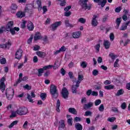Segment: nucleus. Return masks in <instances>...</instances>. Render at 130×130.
Returning a JSON list of instances; mask_svg holds the SVG:
<instances>
[{
    "instance_id": "1",
    "label": "nucleus",
    "mask_w": 130,
    "mask_h": 130,
    "mask_svg": "<svg viewBox=\"0 0 130 130\" xmlns=\"http://www.w3.org/2000/svg\"><path fill=\"white\" fill-rule=\"evenodd\" d=\"M50 93L52 98L54 99H56V98L58 97V91L57 90V87L54 84L51 85Z\"/></svg>"
},
{
    "instance_id": "2",
    "label": "nucleus",
    "mask_w": 130,
    "mask_h": 130,
    "mask_svg": "<svg viewBox=\"0 0 130 130\" xmlns=\"http://www.w3.org/2000/svg\"><path fill=\"white\" fill-rule=\"evenodd\" d=\"M88 2H89V0H80L79 4L84 10H90L92 5L91 4H88Z\"/></svg>"
},
{
    "instance_id": "3",
    "label": "nucleus",
    "mask_w": 130,
    "mask_h": 130,
    "mask_svg": "<svg viewBox=\"0 0 130 130\" xmlns=\"http://www.w3.org/2000/svg\"><path fill=\"white\" fill-rule=\"evenodd\" d=\"M5 94L8 100H12V99H13V97H14L15 92L14 89L12 88H7L6 90Z\"/></svg>"
},
{
    "instance_id": "4",
    "label": "nucleus",
    "mask_w": 130,
    "mask_h": 130,
    "mask_svg": "<svg viewBox=\"0 0 130 130\" xmlns=\"http://www.w3.org/2000/svg\"><path fill=\"white\" fill-rule=\"evenodd\" d=\"M18 115H26L28 113V109L25 107H20L16 110Z\"/></svg>"
},
{
    "instance_id": "5",
    "label": "nucleus",
    "mask_w": 130,
    "mask_h": 130,
    "mask_svg": "<svg viewBox=\"0 0 130 130\" xmlns=\"http://www.w3.org/2000/svg\"><path fill=\"white\" fill-rule=\"evenodd\" d=\"M5 81H6L5 77H3L0 80V90H1L2 93H4L6 90V84H5Z\"/></svg>"
},
{
    "instance_id": "6",
    "label": "nucleus",
    "mask_w": 130,
    "mask_h": 130,
    "mask_svg": "<svg viewBox=\"0 0 130 130\" xmlns=\"http://www.w3.org/2000/svg\"><path fill=\"white\" fill-rule=\"evenodd\" d=\"M60 25H61V21L56 22L51 25L50 28L52 31H55Z\"/></svg>"
},
{
    "instance_id": "7",
    "label": "nucleus",
    "mask_w": 130,
    "mask_h": 130,
    "mask_svg": "<svg viewBox=\"0 0 130 130\" xmlns=\"http://www.w3.org/2000/svg\"><path fill=\"white\" fill-rule=\"evenodd\" d=\"M97 18H98V16L96 15H94L91 19V25L93 27H96L97 25H98Z\"/></svg>"
},
{
    "instance_id": "8",
    "label": "nucleus",
    "mask_w": 130,
    "mask_h": 130,
    "mask_svg": "<svg viewBox=\"0 0 130 130\" xmlns=\"http://www.w3.org/2000/svg\"><path fill=\"white\" fill-rule=\"evenodd\" d=\"M27 13L28 16H31L32 13H33V9L32 7H30V5L27 6L24 9V13Z\"/></svg>"
},
{
    "instance_id": "9",
    "label": "nucleus",
    "mask_w": 130,
    "mask_h": 130,
    "mask_svg": "<svg viewBox=\"0 0 130 130\" xmlns=\"http://www.w3.org/2000/svg\"><path fill=\"white\" fill-rule=\"evenodd\" d=\"M62 96L64 99H67L69 97V90L66 87H63L61 92Z\"/></svg>"
},
{
    "instance_id": "10",
    "label": "nucleus",
    "mask_w": 130,
    "mask_h": 130,
    "mask_svg": "<svg viewBox=\"0 0 130 130\" xmlns=\"http://www.w3.org/2000/svg\"><path fill=\"white\" fill-rule=\"evenodd\" d=\"M80 87V84L78 85L76 83L75 85H72L71 87V90L73 94H77L78 93V88Z\"/></svg>"
},
{
    "instance_id": "11",
    "label": "nucleus",
    "mask_w": 130,
    "mask_h": 130,
    "mask_svg": "<svg viewBox=\"0 0 130 130\" xmlns=\"http://www.w3.org/2000/svg\"><path fill=\"white\" fill-rule=\"evenodd\" d=\"M35 93H34V91L31 92V95L27 93V99L29 101V102H31V103H34V101H33V99L32 98H35Z\"/></svg>"
},
{
    "instance_id": "12",
    "label": "nucleus",
    "mask_w": 130,
    "mask_h": 130,
    "mask_svg": "<svg viewBox=\"0 0 130 130\" xmlns=\"http://www.w3.org/2000/svg\"><path fill=\"white\" fill-rule=\"evenodd\" d=\"M22 53H23V51L21 49H19L15 54V58L17 59H21Z\"/></svg>"
},
{
    "instance_id": "13",
    "label": "nucleus",
    "mask_w": 130,
    "mask_h": 130,
    "mask_svg": "<svg viewBox=\"0 0 130 130\" xmlns=\"http://www.w3.org/2000/svg\"><path fill=\"white\" fill-rule=\"evenodd\" d=\"M18 9V5L16 4H12L10 6V10L12 14H16V11Z\"/></svg>"
},
{
    "instance_id": "14",
    "label": "nucleus",
    "mask_w": 130,
    "mask_h": 130,
    "mask_svg": "<svg viewBox=\"0 0 130 130\" xmlns=\"http://www.w3.org/2000/svg\"><path fill=\"white\" fill-rule=\"evenodd\" d=\"M14 27V21H10L8 22V23L7 24L6 30L7 31H10L11 29H13V27Z\"/></svg>"
},
{
    "instance_id": "15",
    "label": "nucleus",
    "mask_w": 130,
    "mask_h": 130,
    "mask_svg": "<svg viewBox=\"0 0 130 130\" xmlns=\"http://www.w3.org/2000/svg\"><path fill=\"white\" fill-rule=\"evenodd\" d=\"M11 45H12V43H11V42H10V40L6 44H2L0 45V47L1 48H5L6 49H9L10 48V47H11Z\"/></svg>"
},
{
    "instance_id": "16",
    "label": "nucleus",
    "mask_w": 130,
    "mask_h": 130,
    "mask_svg": "<svg viewBox=\"0 0 130 130\" xmlns=\"http://www.w3.org/2000/svg\"><path fill=\"white\" fill-rule=\"evenodd\" d=\"M58 130H66V125L64 124V121L61 120L59 122Z\"/></svg>"
},
{
    "instance_id": "17",
    "label": "nucleus",
    "mask_w": 130,
    "mask_h": 130,
    "mask_svg": "<svg viewBox=\"0 0 130 130\" xmlns=\"http://www.w3.org/2000/svg\"><path fill=\"white\" fill-rule=\"evenodd\" d=\"M36 54L39 57H41V58H44L46 56V53L40 51L36 52Z\"/></svg>"
},
{
    "instance_id": "18",
    "label": "nucleus",
    "mask_w": 130,
    "mask_h": 130,
    "mask_svg": "<svg viewBox=\"0 0 130 130\" xmlns=\"http://www.w3.org/2000/svg\"><path fill=\"white\" fill-rule=\"evenodd\" d=\"M27 26L29 31H33V30L34 29V24H33V23L32 22L28 21Z\"/></svg>"
},
{
    "instance_id": "19",
    "label": "nucleus",
    "mask_w": 130,
    "mask_h": 130,
    "mask_svg": "<svg viewBox=\"0 0 130 130\" xmlns=\"http://www.w3.org/2000/svg\"><path fill=\"white\" fill-rule=\"evenodd\" d=\"M80 36H81V31H75L72 34V37L75 39L80 38Z\"/></svg>"
},
{
    "instance_id": "20",
    "label": "nucleus",
    "mask_w": 130,
    "mask_h": 130,
    "mask_svg": "<svg viewBox=\"0 0 130 130\" xmlns=\"http://www.w3.org/2000/svg\"><path fill=\"white\" fill-rule=\"evenodd\" d=\"M19 30H20V28H19V27H14V28L9 30V31H10V33H11L12 35H15V34H16L15 31H17L18 32V31H19Z\"/></svg>"
},
{
    "instance_id": "21",
    "label": "nucleus",
    "mask_w": 130,
    "mask_h": 130,
    "mask_svg": "<svg viewBox=\"0 0 130 130\" xmlns=\"http://www.w3.org/2000/svg\"><path fill=\"white\" fill-rule=\"evenodd\" d=\"M84 80V76L82 75H78V80L76 81L77 85H80L81 82Z\"/></svg>"
},
{
    "instance_id": "22",
    "label": "nucleus",
    "mask_w": 130,
    "mask_h": 130,
    "mask_svg": "<svg viewBox=\"0 0 130 130\" xmlns=\"http://www.w3.org/2000/svg\"><path fill=\"white\" fill-rule=\"evenodd\" d=\"M121 21H122V18L121 17L117 18L116 20V24H117L116 26V29H118L119 27V25H120V23H121Z\"/></svg>"
},
{
    "instance_id": "23",
    "label": "nucleus",
    "mask_w": 130,
    "mask_h": 130,
    "mask_svg": "<svg viewBox=\"0 0 130 130\" xmlns=\"http://www.w3.org/2000/svg\"><path fill=\"white\" fill-rule=\"evenodd\" d=\"M17 18H22L23 17H25V12L23 11H19L16 13Z\"/></svg>"
},
{
    "instance_id": "24",
    "label": "nucleus",
    "mask_w": 130,
    "mask_h": 130,
    "mask_svg": "<svg viewBox=\"0 0 130 130\" xmlns=\"http://www.w3.org/2000/svg\"><path fill=\"white\" fill-rule=\"evenodd\" d=\"M69 112L76 115H77V114L78 113V112L74 108H70L69 109Z\"/></svg>"
},
{
    "instance_id": "25",
    "label": "nucleus",
    "mask_w": 130,
    "mask_h": 130,
    "mask_svg": "<svg viewBox=\"0 0 130 130\" xmlns=\"http://www.w3.org/2000/svg\"><path fill=\"white\" fill-rule=\"evenodd\" d=\"M92 106H93V103L90 102L88 104H85L83 106V109L87 110L88 108H90V107H92Z\"/></svg>"
},
{
    "instance_id": "26",
    "label": "nucleus",
    "mask_w": 130,
    "mask_h": 130,
    "mask_svg": "<svg viewBox=\"0 0 130 130\" xmlns=\"http://www.w3.org/2000/svg\"><path fill=\"white\" fill-rule=\"evenodd\" d=\"M22 77H23V74L20 73L19 75V78L17 81L15 82V86H17L18 84H20L22 82Z\"/></svg>"
},
{
    "instance_id": "27",
    "label": "nucleus",
    "mask_w": 130,
    "mask_h": 130,
    "mask_svg": "<svg viewBox=\"0 0 130 130\" xmlns=\"http://www.w3.org/2000/svg\"><path fill=\"white\" fill-rule=\"evenodd\" d=\"M75 127L77 130H82L83 126L80 124V123H75Z\"/></svg>"
},
{
    "instance_id": "28",
    "label": "nucleus",
    "mask_w": 130,
    "mask_h": 130,
    "mask_svg": "<svg viewBox=\"0 0 130 130\" xmlns=\"http://www.w3.org/2000/svg\"><path fill=\"white\" fill-rule=\"evenodd\" d=\"M42 37L41 35H40V34H39V32H37L35 36H34V40L35 41H37V40H39V39H41Z\"/></svg>"
},
{
    "instance_id": "29",
    "label": "nucleus",
    "mask_w": 130,
    "mask_h": 130,
    "mask_svg": "<svg viewBox=\"0 0 130 130\" xmlns=\"http://www.w3.org/2000/svg\"><path fill=\"white\" fill-rule=\"evenodd\" d=\"M104 45L106 49L110 47V42L109 41H104Z\"/></svg>"
},
{
    "instance_id": "30",
    "label": "nucleus",
    "mask_w": 130,
    "mask_h": 130,
    "mask_svg": "<svg viewBox=\"0 0 130 130\" xmlns=\"http://www.w3.org/2000/svg\"><path fill=\"white\" fill-rule=\"evenodd\" d=\"M56 111L57 112H60V110L59 109V107H60V101L59 100H57L56 103Z\"/></svg>"
},
{
    "instance_id": "31",
    "label": "nucleus",
    "mask_w": 130,
    "mask_h": 130,
    "mask_svg": "<svg viewBox=\"0 0 130 130\" xmlns=\"http://www.w3.org/2000/svg\"><path fill=\"white\" fill-rule=\"evenodd\" d=\"M64 23L66 27H70V28H73L74 27V25L70 23V21L68 20H65Z\"/></svg>"
},
{
    "instance_id": "32",
    "label": "nucleus",
    "mask_w": 130,
    "mask_h": 130,
    "mask_svg": "<svg viewBox=\"0 0 130 130\" xmlns=\"http://www.w3.org/2000/svg\"><path fill=\"white\" fill-rule=\"evenodd\" d=\"M44 73V70H43V68L39 69L38 70V77H41L42 76V74Z\"/></svg>"
},
{
    "instance_id": "33",
    "label": "nucleus",
    "mask_w": 130,
    "mask_h": 130,
    "mask_svg": "<svg viewBox=\"0 0 130 130\" xmlns=\"http://www.w3.org/2000/svg\"><path fill=\"white\" fill-rule=\"evenodd\" d=\"M123 93H124V90H123L122 89H119L116 93V96H120V95L123 94Z\"/></svg>"
},
{
    "instance_id": "34",
    "label": "nucleus",
    "mask_w": 130,
    "mask_h": 130,
    "mask_svg": "<svg viewBox=\"0 0 130 130\" xmlns=\"http://www.w3.org/2000/svg\"><path fill=\"white\" fill-rule=\"evenodd\" d=\"M104 88L105 90H112V89H114V86L112 85L105 86Z\"/></svg>"
},
{
    "instance_id": "35",
    "label": "nucleus",
    "mask_w": 130,
    "mask_h": 130,
    "mask_svg": "<svg viewBox=\"0 0 130 130\" xmlns=\"http://www.w3.org/2000/svg\"><path fill=\"white\" fill-rule=\"evenodd\" d=\"M106 3H107V0H103L101 3H99V6H101L102 8H103L105 5H106Z\"/></svg>"
},
{
    "instance_id": "36",
    "label": "nucleus",
    "mask_w": 130,
    "mask_h": 130,
    "mask_svg": "<svg viewBox=\"0 0 130 130\" xmlns=\"http://www.w3.org/2000/svg\"><path fill=\"white\" fill-rule=\"evenodd\" d=\"M18 124V121L15 120L12 122L11 124L9 126V128H12L14 126V125H17Z\"/></svg>"
},
{
    "instance_id": "37",
    "label": "nucleus",
    "mask_w": 130,
    "mask_h": 130,
    "mask_svg": "<svg viewBox=\"0 0 130 130\" xmlns=\"http://www.w3.org/2000/svg\"><path fill=\"white\" fill-rule=\"evenodd\" d=\"M109 57H111V58H112V60H114V59H115V58H116L117 57V56L115 55L113 53H110L109 54Z\"/></svg>"
},
{
    "instance_id": "38",
    "label": "nucleus",
    "mask_w": 130,
    "mask_h": 130,
    "mask_svg": "<svg viewBox=\"0 0 130 130\" xmlns=\"http://www.w3.org/2000/svg\"><path fill=\"white\" fill-rule=\"evenodd\" d=\"M78 22L81 23V24H85L86 23V19L81 17L78 19Z\"/></svg>"
},
{
    "instance_id": "39",
    "label": "nucleus",
    "mask_w": 130,
    "mask_h": 130,
    "mask_svg": "<svg viewBox=\"0 0 130 130\" xmlns=\"http://www.w3.org/2000/svg\"><path fill=\"white\" fill-rule=\"evenodd\" d=\"M126 29H127V26L124 23L122 24L120 28V30L122 31H124V30H126Z\"/></svg>"
},
{
    "instance_id": "40",
    "label": "nucleus",
    "mask_w": 130,
    "mask_h": 130,
    "mask_svg": "<svg viewBox=\"0 0 130 130\" xmlns=\"http://www.w3.org/2000/svg\"><path fill=\"white\" fill-rule=\"evenodd\" d=\"M52 66L51 65H48V66H46L44 67L42 69H43L44 71H46V70H49L50 69H52Z\"/></svg>"
},
{
    "instance_id": "41",
    "label": "nucleus",
    "mask_w": 130,
    "mask_h": 130,
    "mask_svg": "<svg viewBox=\"0 0 130 130\" xmlns=\"http://www.w3.org/2000/svg\"><path fill=\"white\" fill-rule=\"evenodd\" d=\"M37 4L38 5V9L39 10H41V9H42V5H41V1H40V0H38L37 1Z\"/></svg>"
},
{
    "instance_id": "42",
    "label": "nucleus",
    "mask_w": 130,
    "mask_h": 130,
    "mask_svg": "<svg viewBox=\"0 0 130 130\" xmlns=\"http://www.w3.org/2000/svg\"><path fill=\"white\" fill-rule=\"evenodd\" d=\"M40 97L42 100H45V98H46V93H41Z\"/></svg>"
},
{
    "instance_id": "43",
    "label": "nucleus",
    "mask_w": 130,
    "mask_h": 130,
    "mask_svg": "<svg viewBox=\"0 0 130 130\" xmlns=\"http://www.w3.org/2000/svg\"><path fill=\"white\" fill-rule=\"evenodd\" d=\"M91 115H92V112L89 111H86L84 114L85 116H91Z\"/></svg>"
},
{
    "instance_id": "44",
    "label": "nucleus",
    "mask_w": 130,
    "mask_h": 130,
    "mask_svg": "<svg viewBox=\"0 0 130 130\" xmlns=\"http://www.w3.org/2000/svg\"><path fill=\"white\" fill-rule=\"evenodd\" d=\"M27 23V21L23 20L22 23L21 24V27L22 29H24V28L26 27V24Z\"/></svg>"
},
{
    "instance_id": "45",
    "label": "nucleus",
    "mask_w": 130,
    "mask_h": 130,
    "mask_svg": "<svg viewBox=\"0 0 130 130\" xmlns=\"http://www.w3.org/2000/svg\"><path fill=\"white\" fill-rule=\"evenodd\" d=\"M101 104V100H96L94 102V105H95V106H98V105H99Z\"/></svg>"
},
{
    "instance_id": "46",
    "label": "nucleus",
    "mask_w": 130,
    "mask_h": 130,
    "mask_svg": "<svg viewBox=\"0 0 130 130\" xmlns=\"http://www.w3.org/2000/svg\"><path fill=\"white\" fill-rule=\"evenodd\" d=\"M16 116H17V112H13L11 113V115H10V117L11 118H13L14 117H16Z\"/></svg>"
},
{
    "instance_id": "47",
    "label": "nucleus",
    "mask_w": 130,
    "mask_h": 130,
    "mask_svg": "<svg viewBox=\"0 0 130 130\" xmlns=\"http://www.w3.org/2000/svg\"><path fill=\"white\" fill-rule=\"evenodd\" d=\"M98 74H99V71H98V70H94L92 71L93 76H96L98 75Z\"/></svg>"
},
{
    "instance_id": "48",
    "label": "nucleus",
    "mask_w": 130,
    "mask_h": 130,
    "mask_svg": "<svg viewBox=\"0 0 130 130\" xmlns=\"http://www.w3.org/2000/svg\"><path fill=\"white\" fill-rule=\"evenodd\" d=\"M68 123L69 125H73V118H71L68 119Z\"/></svg>"
},
{
    "instance_id": "49",
    "label": "nucleus",
    "mask_w": 130,
    "mask_h": 130,
    "mask_svg": "<svg viewBox=\"0 0 130 130\" xmlns=\"http://www.w3.org/2000/svg\"><path fill=\"white\" fill-rule=\"evenodd\" d=\"M60 52H63L67 50V48L64 46H62L59 49Z\"/></svg>"
},
{
    "instance_id": "50",
    "label": "nucleus",
    "mask_w": 130,
    "mask_h": 130,
    "mask_svg": "<svg viewBox=\"0 0 130 130\" xmlns=\"http://www.w3.org/2000/svg\"><path fill=\"white\" fill-rule=\"evenodd\" d=\"M118 61H119V59H116V61L114 63V68H117L118 67Z\"/></svg>"
},
{
    "instance_id": "51",
    "label": "nucleus",
    "mask_w": 130,
    "mask_h": 130,
    "mask_svg": "<svg viewBox=\"0 0 130 130\" xmlns=\"http://www.w3.org/2000/svg\"><path fill=\"white\" fill-rule=\"evenodd\" d=\"M99 110L101 112H103L104 111V105L103 104H102L100 105L99 108Z\"/></svg>"
},
{
    "instance_id": "52",
    "label": "nucleus",
    "mask_w": 130,
    "mask_h": 130,
    "mask_svg": "<svg viewBox=\"0 0 130 130\" xmlns=\"http://www.w3.org/2000/svg\"><path fill=\"white\" fill-rule=\"evenodd\" d=\"M110 39L111 41H113V40H114V34H113V33H111L110 34Z\"/></svg>"
},
{
    "instance_id": "53",
    "label": "nucleus",
    "mask_w": 130,
    "mask_h": 130,
    "mask_svg": "<svg viewBox=\"0 0 130 130\" xmlns=\"http://www.w3.org/2000/svg\"><path fill=\"white\" fill-rule=\"evenodd\" d=\"M80 66L83 68H87V63L85 61L82 62Z\"/></svg>"
},
{
    "instance_id": "54",
    "label": "nucleus",
    "mask_w": 130,
    "mask_h": 130,
    "mask_svg": "<svg viewBox=\"0 0 130 130\" xmlns=\"http://www.w3.org/2000/svg\"><path fill=\"white\" fill-rule=\"evenodd\" d=\"M71 15H72V12H71L70 11L66 12L64 13V16L66 17H70Z\"/></svg>"
},
{
    "instance_id": "55",
    "label": "nucleus",
    "mask_w": 130,
    "mask_h": 130,
    "mask_svg": "<svg viewBox=\"0 0 130 130\" xmlns=\"http://www.w3.org/2000/svg\"><path fill=\"white\" fill-rule=\"evenodd\" d=\"M104 84L105 85H110V84H111V81L110 80H107L104 81Z\"/></svg>"
},
{
    "instance_id": "56",
    "label": "nucleus",
    "mask_w": 130,
    "mask_h": 130,
    "mask_svg": "<svg viewBox=\"0 0 130 130\" xmlns=\"http://www.w3.org/2000/svg\"><path fill=\"white\" fill-rule=\"evenodd\" d=\"M121 107L122 109H125V108H126V104L125 103H123L121 105Z\"/></svg>"
},
{
    "instance_id": "57",
    "label": "nucleus",
    "mask_w": 130,
    "mask_h": 130,
    "mask_svg": "<svg viewBox=\"0 0 130 130\" xmlns=\"http://www.w3.org/2000/svg\"><path fill=\"white\" fill-rule=\"evenodd\" d=\"M7 62L6 58H3L1 60V64H5Z\"/></svg>"
},
{
    "instance_id": "58",
    "label": "nucleus",
    "mask_w": 130,
    "mask_h": 130,
    "mask_svg": "<svg viewBox=\"0 0 130 130\" xmlns=\"http://www.w3.org/2000/svg\"><path fill=\"white\" fill-rule=\"evenodd\" d=\"M33 61L35 63L38 62V57L37 56H35L33 58Z\"/></svg>"
},
{
    "instance_id": "59",
    "label": "nucleus",
    "mask_w": 130,
    "mask_h": 130,
    "mask_svg": "<svg viewBox=\"0 0 130 130\" xmlns=\"http://www.w3.org/2000/svg\"><path fill=\"white\" fill-rule=\"evenodd\" d=\"M23 88L24 89H26L27 90H31V87L28 84H26L25 85L23 86Z\"/></svg>"
},
{
    "instance_id": "60",
    "label": "nucleus",
    "mask_w": 130,
    "mask_h": 130,
    "mask_svg": "<svg viewBox=\"0 0 130 130\" xmlns=\"http://www.w3.org/2000/svg\"><path fill=\"white\" fill-rule=\"evenodd\" d=\"M120 11H121V7H120L116 8L115 10V11L116 12V13H119Z\"/></svg>"
},
{
    "instance_id": "61",
    "label": "nucleus",
    "mask_w": 130,
    "mask_h": 130,
    "mask_svg": "<svg viewBox=\"0 0 130 130\" xmlns=\"http://www.w3.org/2000/svg\"><path fill=\"white\" fill-rule=\"evenodd\" d=\"M43 14H45V13H46V11H47V7H46V6H44L43 7Z\"/></svg>"
},
{
    "instance_id": "62",
    "label": "nucleus",
    "mask_w": 130,
    "mask_h": 130,
    "mask_svg": "<svg viewBox=\"0 0 130 130\" xmlns=\"http://www.w3.org/2000/svg\"><path fill=\"white\" fill-rule=\"evenodd\" d=\"M69 76L70 79H74V74L72 72H70L69 73Z\"/></svg>"
},
{
    "instance_id": "63",
    "label": "nucleus",
    "mask_w": 130,
    "mask_h": 130,
    "mask_svg": "<svg viewBox=\"0 0 130 130\" xmlns=\"http://www.w3.org/2000/svg\"><path fill=\"white\" fill-rule=\"evenodd\" d=\"M91 94H92V90L91 89L88 90L86 92V95L87 96H90Z\"/></svg>"
},
{
    "instance_id": "64",
    "label": "nucleus",
    "mask_w": 130,
    "mask_h": 130,
    "mask_svg": "<svg viewBox=\"0 0 130 130\" xmlns=\"http://www.w3.org/2000/svg\"><path fill=\"white\" fill-rule=\"evenodd\" d=\"M27 126H28V122L25 121L24 124L23 125V127L24 128H27Z\"/></svg>"
}]
</instances>
